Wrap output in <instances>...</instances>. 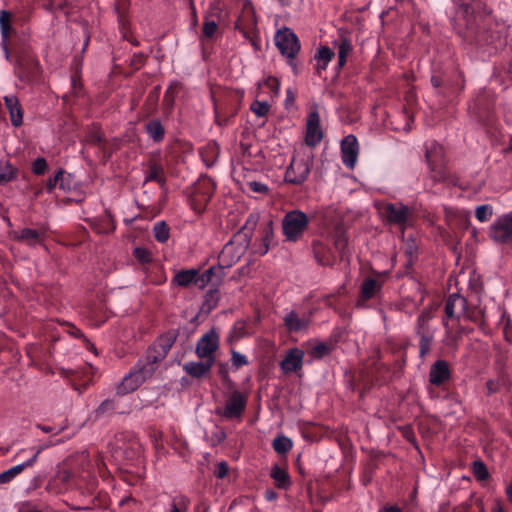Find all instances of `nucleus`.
<instances>
[{
	"label": "nucleus",
	"instance_id": "obj_6",
	"mask_svg": "<svg viewBox=\"0 0 512 512\" xmlns=\"http://www.w3.org/2000/svg\"><path fill=\"white\" fill-rule=\"evenodd\" d=\"M311 167V156L297 154L288 167L285 178L290 183H302L308 176Z\"/></svg>",
	"mask_w": 512,
	"mask_h": 512
},
{
	"label": "nucleus",
	"instance_id": "obj_19",
	"mask_svg": "<svg viewBox=\"0 0 512 512\" xmlns=\"http://www.w3.org/2000/svg\"><path fill=\"white\" fill-rule=\"evenodd\" d=\"M5 105L9 111L11 122L14 126L22 124L23 115L18 99L11 95L4 97Z\"/></svg>",
	"mask_w": 512,
	"mask_h": 512
},
{
	"label": "nucleus",
	"instance_id": "obj_17",
	"mask_svg": "<svg viewBox=\"0 0 512 512\" xmlns=\"http://www.w3.org/2000/svg\"><path fill=\"white\" fill-rule=\"evenodd\" d=\"M214 359L206 360V362H186L183 364V370L192 377L200 378L204 376L213 366Z\"/></svg>",
	"mask_w": 512,
	"mask_h": 512
},
{
	"label": "nucleus",
	"instance_id": "obj_11",
	"mask_svg": "<svg viewBox=\"0 0 512 512\" xmlns=\"http://www.w3.org/2000/svg\"><path fill=\"white\" fill-rule=\"evenodd\" d=\"M256 25L257 20L254 8L250 2L244 1L241 14L236 22V27L246 36L254 31Z\"/></svg>",
	"mask_w": 512,
	"mask_h": 512
},
{
	"label": "nucleus",
	"instance_id": "obj_13",
	"mask_svg": "<svg viewBox=\"0 0 512 512\" xmlns=\"http://www.w3.org/2000/svg\"><path fill=\"white\" fill-rule=\"evenodd\" d=\"M173 340L171 337H163L160 338L147 352L144 359L146 361H151L154 363L155 369L157 368V363L165 358L168 351L172 347Z\"/></svg>",
	"mask_w": 512,
	"mask_h": 512
},
{
	"label": "nucleus",
	"instance_id": "obj_26",
	"mask_svg": "<svg viewBox=\"0 0 512 512\" xmlns=\"http://www.w3.org/2000/svg\"><path fill=\"white\" fill-rule=\"evenodd\" d=\"M196 270H183L175 274L173 282L182 287H187L191 284H195Z\"/></svg>",
	"mask_w": 512,
	"mask_h": 512
},
{
	"label": "nucleus",
	"instance_id": "obj_24",
	"mask_svg": "<svg viewBox=\"0 0 512 512\" xmlns=\"http://www.w3.org/2000/svg\"><path fill=\"white\" fill-rule=\"evenodd\" d=\"M381 288V283L373 278L366 279L362 284L361 296L364 300L374 297Z\"/></svg>",
	"mask_w": 512,
	"mask_h": 512
},
{
	"label": "nucleus",
	"instance_id": "obj_34",
	"mask_svg": "<svg viewBox=\"0 0 512 512\" xmlns=\"http://www.w3.org/2000/svg\"><path fill=\"white\" fill-rule=\"evenodd\" d=\"M153 232L156 240L159 242H165L169 238V229L164 222L156 223Z\"/></svg>",
	"mask_w": 512,
	"mask_h": 512
},
{
	"label": "nucleus",
	"instance_id": "obj_31",
	"mask_svg": "<svg viewBox=\"0 0 512 512\" xmlns=\"http://www.w3.org/2000/svg\"><path fill=\"white\" fill-rule=\"evenodd\" d=\"M273 448L279 454H284L292 448V441L285 436H278L273 441Z\"/></svg>",
	"mask_w": 512,
	"mask_h": 512
},
{
	"label": "nucleus",
	"instance_id": "obj_27",
	"mask_svg": "<svg viewBox=\"0 0 512 512\" xmlns=\"http://www.w3.org/2000/svg\"><path fill=\"white\" fill-rule=\"evenodd\" d=\"M336 47L338 48V66L342 68L346 61L347 57L352 50V45L349 40L346 38H342L338 43L335 42Z\"/></svg>",
	"mask_w": 512,
	"mask_h": 512
},
{
	"label": "nucleus",
	"instance_id": "obj_16",
	"mask_svg": "<svg viewBox=\"0 0 512 512\" xmlns=\"http://www.w3.org/2000/svg\"><path fill=\"white\" fill-rule=\"evenodd\" d=\"M426 161L432 171H437L441 168L443 163V148L436 142L427 144L426 147Z\"/></svg>",
	"mask_w": 512,
	"mask_h": 512
},
{
	"label": "nucleus",
	"instance_id": "obj_32",
	"mask_svg": "<svg viewBox=\"0 0 512 512\" xmlns=\"http://www.w3.org/2000/svg\"><path fill=\"white\" fill-rule=\"evenodd\" d=\"M146 129L149 136L155 141L161 140L164 135L162 125L157 121H152L149 124H147Z\"/></svg>",
	"mask_w": 512,
	"mask_h": 512
},
{
	"label": "nucleus",
	"instance_id": "obj_29",
	"mask_svg": "<svg viewBox=\"0 0 512 512\" xmlns=\"http://www.w3.org/2000/svg\"><path fill=\"white\" fill-rule=\"evenodd\" d=\"M215 273L214 268H209L203 273L199 274V272L196 270L195 275V286L199 289H203L207 286V284L212 280V275Z\"/></svg>",
	"mask_w": 512,
	"mask_h": 512
},
{
	"label": "nucleus",
	"instance_id": "obj_9",
	"mask_svg": "<svg viewBox=\"0 0 512 512\" xmlns=\"http://www.w3.org/2000/svg\"><path fill=\"white\" fill-rule=\"evenodd\" d=\"M219 347V335L215 330H210L203 335L197 342L196 354L200 358L207 360L214 359L213 353Z\"/></svg>",
	"mask_w": 512,
	"mask_h": 512
},
{
	"label": "nucleus",
	"instance_id": "obj_60",
	"mask_svg": "<svg viewBox=\"0 0 512 512\" xmlns=\"http://www.w3.org/2000/svg\"><path fill=\"white\" fill-rule=\"evenodd\" d=\"M506 495L510 502H512V482L506 488Z\"/></svg>",
	"mask_w": 512,
	"mask_h": 512
},
{
	"label": "nucleus",
	"instance_id": "obj_38",
	"mask_svg": "<svg viewBox=\"0 0 512 512\" xmlns=\"http://www.w3.org/2000/svg\"><path fill=\"white\" fill-rule=\"evenodd\" d=\"M335 248L342 252L347 244V238L341 228H337L332 236Z\"/></svg>",
	"mask_w": 512,
	"mask_h": 512
},
{
	"label": "nucleus",
	"instance_id": "obj_30",
	"mask_svg": "<svg viewBox=\"0 0 512 512\" xmlns=\"http://www.w3.org/2000/svg\"><path fill=\"white\" fill-rule=\"evenodd\" d=\"M190 501L187 497L180 495L173 498L170 505V512H187Z\"/></svg>",
	"mask_w": 512,
	"mask_h": 512
},
{
	"label": "nucleus",
	"instance_id": "obj_49",
	"mask_svg": "<svg viewBox=\"0 0 512 512\" xmlns=\"http://www.w3.org/2000/svg\"><path fill=\"white\" fill-rule=\"evenodd\" d=\"M228 473V466H227V463L226 462H219L217 465H216V468H215V471H214V474L216 475V477L222 479L224 478Z\"/></svg>",
	"mask_w": 512,
	"mask_h": 512
},
{
	"label": "nucleus",
	"instance_id": "obj_22",
	"mask_svg": "<svg viewBox=\"0 0 512 512\" xmlns=\"http://www.w3.org/2000/svg\"><path fill=\"white\" fill-rule=\"evenodd\" d=\"M334 55V51L327 46H322L318 49L315 55L316 70L318 73H321L328 67Z\"/></svg>",
	"mask_w": 512,
	"mask_h": 512
},
{
	"label": "nucleus",
	"instance_id": "obj_48",
	"mask_svg": "<svg viewBox=\"0 0 512 512\" xmlns=\"http://www.w3.org/2000/svg\"><path fill=\"white\" fill-rule=\"evenodd\" d=\"M217 31V24L214 21L205 22L203 33L206 37H212Z\"/></svg>",
	"mask_w": 512,
	"mask_h": 512
},
{
	"label": "nucleus",
	"instance_id": "obj_63",
	"mask_svg": "<svg viewBox=\"0 0 512 512\" xmlns=\"http://www.w3.org/2000/svg\"><path fill=\"white\" fill-rule=\"evenodd\" d=\"M42 431L48 433L51 431V429L49 427H41Z\"/></svg>",
	"mask_w": 512,
	"mask_h": 512
},
{
	"label": "nucleus",
	"instance_id": "obj_2",
	"mask_svg": "<svg viewBox=\"0 0 512 512\" xmlns=\"http://www.w3.org/2000/svg\"><path fill=\"white\" fill-rule=\"evenodd\" d=\"M379 213L387 222L402 231L413 224L414 210L402 203H387L379 207Z\"/></svg>",
	"mask_w": 512,
	"mask_h": 512
},
{
	"label": "nucleus",
	"instance_id": "obj_14",
	"mask_svg": "<svg viewBox=\"0 0 512 512\" xmlns=\"http://www.w3.org/2000/svg\"><path fill=\"white\" fill-rule=\"evenodd\" d=\"M323 137L322 129L320 127L319 114L316 111L310 112L306 123V143L309 146H315L320 143Z\"/></svg>",
	"mask_w": 512,
	"mask_h": 512
},
{
	"label": "nucleus",
	"instance_id": "obj_62",
	"mask_svg": "<svg viewBox=\"0 0 512 512\" xmlns=\"http://www.w3.org/2000/svg\"><path fill=\"white\" fill-rule=\"evenodd\" d=\"M492 512H504L503 508L499 505L495 506Z\"/></svg>",
	"mask_w": 512,
	"mask_h": 512
},
{
	"label": "nucleus",
	"instance_id": "obj_25",
	"mask_svg": "<svg viewBox=\"0 0 512 512\" xmlns=\"http://www.w3.org/2000/svg\"><path fill=\"white\" fill-rule=\"evenodd\" d=\"M270 476L275 481L278 488L285 489L290 485L288 473L277 465L273 466L271 469Z\"/></svg>",
	"mask_w": 512,
	"mask_h": 512
},
{
	"label": "nucleus",
	"instance_id": "obj_45",
	"mask_svg": "<svg viewBox=\"0 0 512 512\" xmlns=\"http://www.w3.org/2000/svg\"><path fill=\"white\" fill-rule=\"evenodd\" d=\"M272 237H273V231H272L271 223H269L267 225V227L265 228V232H264V237H263L264 248L261 251L262 255L266 254L268 252L270 242L272 241Z\"/></svg>",
	"mask_w": 512,
	"mask_h": 512
},
{
	"label": "nucleus",
	"instance_id": "obj_44",
	"mask_svg": "<svg viewBox=\"0 0 512 512\" xmlns=\"http://www.w3.org/2000/svg\"><path fill=\"white\" fill-rule=\"evenodd\" d=\"M231 361H232V365L236 369L248 364V360H247L246 356L237 351H232Z\"/></svg>",
	"mask_w": 512,
	"mask_h": 512
},
{
	"label": "nucleus",
	"instance_id": "obj_42",
	"mask_svg": "<svg viewBox=\"0 0 512 512\" xmlns=\"http://www.w3.org/2000/svg\"><path fill=\"white\" fill-rule=\"evenodd\" d=\"M59 188L63 191H70L74 187V182L71 174L62 171L61 178L59 179Z\"/></svg>",
	"mask_w": 512,
	"mask_h": 512
},
{
	"label": "nucleus",
	"instance_id": "obj_37",
	"mask_svg": "<svg viewBox=\"0 0 512 512\" xmlns=\"http://www.w3.org/2000/svg\"><path fill=\"white\" fill-rule=\"evenodd\" d=\"M493 215V209L490 205H480L475 210V216L480 222L488 221Z\"/></svg>",
	"mask_w": 512,
	"mask_h": 512
},
{
	"label": "nucleus",
	"instance_id": "obj_51",
	"mask_svg": "<svg viewBox=\"0 0 512 512\" xmlns=\"http://www.w3.org/2000/svg\"><path fill=\"white\" fill-rule=\"evenodd\" d=\"M250 189L256 193H266L268 190V187L261 182L252 181L248 183Z\"/></svg>",
	"mask_w": 512,
	"mask_h": 512
},
{
	"label": "nucleus",
	"instance_id": "obj_50",
	"mask_svg": "<svg viewBox=\"0 0 512 512\" xmlns=\"http://www.w3.org/2000/svg\"><path fill=\"white\" fill-rule=\"evenodd\" d=\"M14 170L8 167L3 172H0V185L11 181L14 178Z\"/></svg>",
	"mask_w": 512,
	"mask_h": 512
},
{
	"label": "nucleus",
	"instance_id": "obj_36",
	"mask_svg": "<svg viewBox=\"0 0 512 512\" xmlns=\"http://www.w3.org/2000/svg\"><path fill=\"white\" fill-rule=\"evenodd\" d=\"M432 318V311L430 309L424 310L418 317L417 321V332L418 334L423 333V331H430L428 329V322Z\"/></svg>",
	"mask_w": 512,
	"mask_h": 512
},
{
	"label": "nucleus",
	"instance_id": "obj_4",
	"mask_svg": "<svg viewBox=\"0 0 512 512\" xmlns=\"http://www.w3.org/2000/svg\"><path fill=\"white\" fill-rule=\"evenodd\" d=\"M249 246V239L243 233H238L225 244L219 254V263L223 267H230L235 264L246 252Z\"/></svg>",
	"mask_w": 512,
	"mask_h": 512
},
{
	"label": "nucleus",
	"instance_id": "obj_41",
	"mask_svg": "<svg viewBox=\"0 0 512 512\" xmlns=\"http://www.w3.org/2000/svg\"><path fill=\"white\" fill-rule=\"evenodd\" d=\"M162 175H163V167L159 164L154 163L149 168V172H148L146 180L160 182L162 180Z\"/></svg>",
	"mask_w": 512,
	"mask_h": 512
},
{
	"label": "nucleus",
	"instance_id": "obj_55",
	"mask_svg": "<svg viewBox=\"0 0 512 512\" xmlns=\"http://www.w3.org/2000/svg\"><path fill=\"white\" fill-rule=\"evenodd\" d=\"M487 390H488V393H494L498 390V382L497 381H494V380H489L487 382Z\"/></svg>",
	"mask_w": 512,
	"mask_h": 512
},
{
	"label": "nucleus",
	"instance_id": "obj_7",
	"mask_svg": "<svg viewBox=\"0 0 512 512\" xmlns=\"http://www.w3.org/2000/svg\"><path fill=\"white\" fill-rule=\"evenodd\" d=\"M489 235L497 243H506L512 238V211L499 216L493 222Z\"/></svg>",
	"mask_w": 512,
	"mask_h": 512
},
{
	"label": "nucleus",
	"instance_id": "obj_40",
	"mask_svg": "<svg viewBox=\"0 0 512 512\" xmlns=\"http://www.w3.org/2000/svg\"><path fill=\"white\" fill-rule=\"evenodd\" d=\"M269 104L266 101H254L251 110L258 117H264L269 111Z\"/></svg>",
	"mask_w": 512,
	"mask_h": 512
},
{
	"label": "nucleus",
	"instance_id": "obj_18",
	"mask_svg": "<svg viewBox=\"0 0 512 512\" xmlns=\"http://www.w3.org/2000/svg\"><path fill=\"white\" fill-rule=\"evenodd\" d=\"M12 15L4 10L0 11V29L2 35V45L5 52V57L7 60L10 59V54L7 48L6 41L9 38L12 27H11Z\"/></svg>",
	"mask_w": 512,
	"mask_h": 512
},
{
	"label": "nucleus",
	"instance_id": "obj_10",
	"mask_svg": "<svg viewBox=\"0 0 512 512\" xmlns=\"http://www.w3.org/2000/svg\"><path fill=\"white\" fill-rule=\"evenodd\" d=\"M247 396L239 391H233L229 396L221 415L226 419H234L240 417L245 409Z\"/></svg>",
	"mask_w": 512,
	"mask_h": 512
},
{
	"label": "nucleus",
	"instance_id": "obj_61",
	"mask_svg": "<svg viewBox=\"0 0 512 512\" xmlns=\"http://www.w3.org/2000/svg\"><path fill=\"white\" fill-rule=\"evenodd\" d=\"M431 81L434 87H439L441 84L440 79L435 76L432 77Z\"/></svg>",
	"mask_w": 512,
	"mask_h": 512
},
{
	"label": "nucleus",
	"instance_id": "obj_3",
	"mask_svg": "<svg viewBox=\"0 0 512 512\" xmlns=\"http://www.w3.org/2000/svg\"><path fill=\"white\" fill-rule=\"evenodd\" d=\"M309 218L300 210H292L282 220L283 234L286 240L298 241L308 228Z\"/></svg>",
	"mask_w": 512,
	"mask_h": 512
},
{
	"label": "nucleus",
	"instance_id": "obj_23",
	"mask_svg": "<svg viewBox=\"0 0 512 512\" xmlns=\"http://www.w3.org/2000/svg\"><path fill=\"white\" fill-rule=\"evenodd\" d=\"M15 239L22 241L28 245H36L42 241V234L38 231L24 228L14 233Z\"/></svg>",
	"mask_w": 512,
	"mask_h": 512
},
{
	"label": "nucleus",
	"instance_id": "obj_12",
	"mask_svg": "<svg viewBox=\"0 0 512 512\" xmlns=\"http://www.w3.org/2000/svg\"><path fill=\"white\" fill-rule=\"evenodd\" d=\"M359 154L358 141L355 136L348 135L341 142V155L344 165L354 168Z\"/></svg>",
	"mask_w": 512,
	"mask_h": 512
},
{
	"label": "nucleus",
	"instance_id": "obj_56",
	"mask_svg": "<svg viewBox=\"0 0 512 512\" xmlns=\"http://www.w3.org/2000/svg\"><path fill=\"white\" fill-rule=\"evenodd\" d=\"M294 100H295L294 93L290 89H288L287 90V97H286V100H285L286 106H289V105L293 104Z\"/></svg>",
	"mask_w": 512,
	"mask_h": 512
},
{
	"label": "nucleus",
	"instance_id": "obj_35",
	"mask_svg": "<svg viewBox=\"0 0 512 512\" xmlns=\"http://www.w3.org/2000/svg\"><path fill=\"white\" fill-rule=\"evenodd\" d=\"M41 451H42L41 447L36 449V451L34 452L33 456L30 459H28L27 461H25L21 464H18L16 466L12 467L11 470L13 471L14 476H17L18 474H20L25 468L33 466L34 463L37 461L38 455Z\"/></svg>",
	"mask_w": 512,
	"mask_h": 512
},
{
	"label": "nucleus",
	"instance_id": "obj_58",
	"mask_svg": "<svg viewBox=\"0 0 512 512\" xmlns=\"http://www.w3.org/2000/svg\"><path fill=\"white\" fill-rule=\"evenodd\" d=\"M267 84H268L272 89H274V88H275L276 90H278V88H279L278 81H277V79H275V78H269V79L267 80Z\"/></svg>",
	"mask_w": 512,
	"mask_h": 512
},
{
	"label": "nucleus",
	"instance_id": "obj_21",
	"mask_svg": "<svg viewBox=\"0 0 512 512\" xmlns=\"http://www.w3.org/2000/svg\"><path fill=\"white\" fill-rule=\"evenodd\" d=\"M449 376L448 365L445 361H437L430 370V382L436 385L444 382Z\"/></svg>",
	"mask_w": 512,
	"mask_h": 512
},
{
	"label": "nucleus",
	"instance_id": "obj_59",
	"mask_svg": "<svg viewBox=\"0 0 512 512\" xmlns=\"http://www.w3.org/2000/svg\"><path fill=\"white\" fill-rule=\"evenodd\" d=\"M276 497H277V494H276L274 491H272V490H268V491H266V493H265V498H266L268 501H273V500H275V499H276Z\"/></svg>",
	"mask_w": 512,
	"mask_h": 512
},
{
	"label": "nucleus",
	"instance_id": "obj_1",
	"mask_svg": "<svg viewBox=\"0 0 512 512\" xmlns=\"http://www.w3.org/2000/svg\"><path fill=\"white\" fill-rule=\"evenodd\" d=\"M154 363L140 359L134 369L124 377L117 388L118 394H127L136 390L144 381L155 373Z\"/></svg>",
	"mask_w": 512,
	"mask_h": 512
},
{
	"label": "nucleus",
	"instance_id": "obj_53",
	"mask_svg": "<svg viewBox=\"0 0 512 512\" xmlns=\"http://www.w3.org/2000/svg\"><path fill=\"white\" fill-rule=\"evenodd\" d=\"M14 474H13V471L10 469L2 472L0 474V483H8L10 482L13 478H14Z\"/></svg>",
	"mask_w": 512,
	"mask_h": 512
},
{
	"label": "nucleus",
	"instance_id": "obj_47",
	"mask_svg": "<svg viewBox=\"0 0 512 512\" xmlns=\"http://www.w3.org/2000/svg\"><path fill=\"white\" fill-rule=\"evenodd\" d=\"M47 168V163L44 158H38L33 163V172L35 174H43Z\"/></svg>",
	"mask_w": 512,
	"mask_h": 512
},
{
	"label": "nucleus",
	"instance_id": "obj_15",
	"mask_svg": "<svg viewBox=\"0 0 512 512\" xmlns=\"http://www.w3.org/2000/svg\"><path fill=\"white\" fill-rule=\"evenodd\" d=\"M304 352L299 348L290 349L280 363L282 371L286 374L296 372L302 368Z\"/></svg>",
	"mask_w": 512,
	"mask_h": 512
},
{
	"label": "nucleus",
	"instance_id": "obj_46",
	"mask_svg": "<svg viewBox=\"0 0 512 512\" xmlns=\"http://www.w3.org/2000/svg\"><path fill=\"white\" fill-rule=\"evenodd\" d=\"M134 255L142 263H148L151 260L150 253L144 248H135Z\"/></svg>",
	"mask_w": 512,
	"mask_h": 512
},
{
	"label": "nucleus",
	"instance_id": "obj_39",
	"mask_svg": "<svg viewBox=\"0 0 512 512\" xmlns=\"http://www.w3.org/2000/svg\"><path fill=\"white\" fill-rule=\"evenodd\" d=\"M419 335L421 336L420 353L423 356L430 350L433 335H432L431 331H423V333H421Z\"/></svg>",
	"mask_w": 512,
	"mask_h": 512
},
{
	"label": "nucleus",
	"instance_id": "obj_20",
	"mask_svg": "<svg viewBox=\"0 0 512 512\" xmlns=\"http://www.w3.org/2000/svg\"><path fill=\"white\" fill-rule=\"evenodd\" d=\"M284 323L289 331L299 332L307 328L309 318L300 317L297 313L291 311L284 317Z\"/></svg>",
	"mask_w": 512,
	"mask_h": 512
},
{
	"label": "nucleus",
	"instance_id": "obj_57",
	"mask_svg": "<svg viewBox=\"0 0 512 512\" xmlns=\"http://www.w3.org/2000/svg\"><path fill=\"white\" fill-rule=\"evenodd\" d=\"M379 512H402V510L397 506H388L384 507Z\"/></svg>",
	"mask_w": 512,
	"mask_h": 512
},
{
	"label": "nucleus",
	"instance_id": "obj_43",
	"mask_svg": "<svg viewBox=\"0 0 512 512\" xmlns=\"http://www.w3.org/2000/svg\"><path fill=\"white\" fill-rule=\"evenodd\" d=\"M473 473H474L475 477L479 480H485L488 477L487 468L480 461H476L473 463Z\"/></svg>",
	"mask_w": 512,
	"mask_h": 512
},
{
	"label": "nucleus",
	"instance_id": "obj_5",
	"mask_svg": "<svg viewBox=\"0 0 512 512\" xmlns=\"http://www.w3.org/2000/svg\"><path fill=\"white\" fill-rule=\"evenodd\" d=\"M445 312L448 318H465L478 322L481 319V311L470 312L466 306V300L459 294L450 295L445 305Z\"/></svg>",
	"mask_w": 512,
	"mask_h": 512
},
{
	"label": "nucleus",
	"instance_id": "obj_52",
	"mask_svg": "<svg viewBox=\"0 0 512 512\" xmlns=\"http://www.w3.org/2000/svg\"><path fill=\"white\" fill-rule=\"evenodd\" d=\"M61 175H62V170H59L56 175L52 178V179H49L48 182H47V189L50 191L56 187H59V179L61 178Z\"/></svg>",
	"mask_w": 512,
	"mask_h": 512
},
{
	"label": "nucleus",
	"instance_id": "obj_33",
	"mask_svg": "<svg viewBox=\"0 0 512 512\" xmlns=\"http://www.w3.org/2000/svg\"><path fill=\"white\" fill-rule=\"evenodd\" d=\"M205 189L206 192L205 194L203 195V198H199L198 196L195 197V201H198V202H206L208 201V199L210 198V195L212 193V190H213V183L210 179H203L199 182V184L197 185V188L196 190L199 191L200 189Z\"/></svg>",
	"mask_w": 512,
	"mask_h": 512
},
{
	"label": "nucleus",
	"instance_id": "obj_54",
	"mask_svg": "<svg viewBox=\"0 0 512 512\" xmlns=\"http://www.w3.org/2000/svg\"><path fill=\"white\" fill-rule=\"evenodd\" d=\"M327 346L324 345V344H319L317 346L314 347L313 349V353L317 356H323L324 354L327 353Z\"/></svg>",
	"mask_w": 512,
	"mask_h": 512
},
{
	"label": "nucleus",
	"instance_id": "obj_8",
	"mask_svg": "<svg viewBox=\"0 0 512 512\" xmlns=\"http://www.w3.org/2000/svg\"><path fill=\"white\" fill-rule=\"evenodd\" d=\"M275 44L282 55L293 58L300 50L297 36L290 29L279 30L275 35Z\"/></svg>",
	"mask_w": 512,
	"mask_h": 512
},
{
	"label": "nucleus",
	"instance_id": "obj_28",
	"mask_svg": "<svg viewBox=\"0 0 512 512\" xmlns=\"http://www.w3.org/2000/svg\"><path fill=\"white\" fill-rule=\"evenodd\" d=\"M94 373V368L89 366L82 371L76 372L74 381L75 389L78 390V386H86L91 381V376Z\"/></svg>",
	"mask_w": 512,
	"mask_h": 512
}]
</instances>
